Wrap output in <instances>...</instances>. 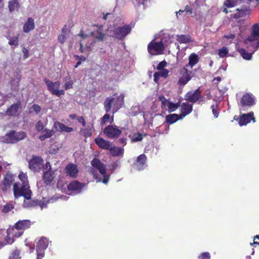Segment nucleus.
<instances>
[{"label": "nucleus", "mask_w": 259, "mask_h": 259, "mask_svg": "<svg viewBox=\"0 0 259 259\" xmlns=\"http://www.w3.org/2000/svg\"><path fill=\"white\" fill-rule=\"evenodd\" d=\"M19 178L22 183H16L13 186V191L15 197L17 198L20 196H23L27 199L31 198L32 192L29 189V186L26 174L21 172L19 175Z\"/></svg>", "instance_id": "nucleus-1"}, {"label": "nucleus", "mask_w": 259, "mask_h": 259, "mask_svg": "<svg viewBox=\"0 0 259 259\" xmlns=\"http://www.w3.org/2000/svg\"><path fill=\"white\" fill-rule=\"evenodd\" d=\"M31 225L30 221L24 220L18 221L15 225L14 228L9 229L6 233L7 237L5 238L6 244H11L14 242L13 237L17 238L23 234V230L28 229Z\"/></svg>", "instance_id": "nucleus-2"}, {"label": "nucleus", "mask_w": 259, "mask_h": 259, "mask_svg": "<svg viewBox=\"0 0 259 259\" xmlns=\"http://www.w3.org/2000/svg\"><path fill=\"white\" fill-rule=\"evenodd\" d=\"M91 165L93 168L91 169V172L97 182H102L105 184H107L110 176L109 175H106V165L97 158H94L91 161Z\"/></svg>", "instance_id": "nucleus-3"}, {"label": "nucleus", "mask_w": 259, "mask_h": 259, "mask_svg": "<svg viewBox=\"0 0 259 259\" xmlns=\"http://www.w3.org/2000/svg\"><path fill=\"white\" fill-rule=\"evenodd\" d=\"M124 95L120 94L115 97H109L107 98L104 102V108L108 113L110 111L114 114L121 108L124 104Z\"/></svg>", "instance_id": "nucleus-4"}, {"label": "nucleus", "mask_w": 259, "mask_h": 259, "mask_svg": "<svg viewBox=\"0 0 259 259\" xmlns=\"http://www.w3.org/2000/svg\"><path fill=\"white\" fill-rule=\"evenodd\" d=\"M131 25H124L122 27H118L114 30L111 27L108 28V35L110 37H115L118 39H122L124 38L132 30Z\"/></svg>", "instance_id": "nucleus-5"}, {"label": "nucleus", "mask_w": 259, "mask_h": 259, "mask_svg": "<svg viewBox=\"0 0 259 259\" xmlns=\"http://www.w3.org/2000/svg\"><path fill=\"white\" fill-rule=\"evenodd\" d=\"M244 45L253 44V51L259 48V25L255 24L252 27V32L250 36L244 41Z\"/></svg>", "instance_id": "nucleus-6"}, {"label": "nucleus", "mask_w": 259, "mask_h": 259, "mask_svg": "<svg viewBox=\"0 0 259 259\" xmlns=\"http://www.w3.org/2000/svg\"><path fill=\"white\" fill-rule=\"evenodd\" d=\"M25 137V134L23 132H16L14 131H11L3 138L2 141L7 144H12L23 140Z\"/></svg>", "instance_id": "nucleus-7"}, {"label": "nucleus", "mask_w": 259, "mask_h": 259, "mask_svg": "<svg viewBox=\"0 0 259 259\" xmlns=\"http://www.w3.org/2000/svg\"><path fill=\"white\" fill-rule=\"evenodd\" d=\"M165 49L160 40H152L148 45V52L152 55H161L164 53Z\"/></svg>", "instance_id": "nucleus-8"}, {"label": "nucleus", "mask_w": 259, "mask_h": 259, "mask_svg": "<svg viewBox=\"0 0 259 259\" xmlns=\"http://www.w3.org/2000/svg\"><path fill=\"white\" fill-rule=\"evenodd\" d=\"M107 33L108 29H105L103 25H95L91 32V35L99 41H103Z\"/></svg>", "instance_id": "nucleus-9"}, {"label": "nucleus", "mask_w": 259, "mask_h": 259, "mask_svg": "<svg viewBox=\"0 0 259 259\" xmlns=\"http://www.w3.org/2000/svg\"><path fill=\"white\" fill-rule=\"evenodd\" d=\"M49 245V240L45 237H41L36 243V250L37 259H42L45 255V251Z\"/></svg>", "instance_id": "nucleus-10"}, {"label": "nucleus", "mask_w": 259, "mask_h": 259, "mask_svg": "<svg viewBox=\"0 0 259 259\" xmlns=\"http://www.w3.org/2000/svg\"><path fill=\"white\" fill-rule=\"evenodd\" d=\"M45 82L48 87V90L53 95H56L57 97H60L65 94L64 90H59L61 84L60 81H57L53 82L48 79H45Z\"/></svg>", "instance_id": "nucleus-11"}, {"label": "nucleus", "mask_w": 259, "mask_h": 259, "mask_svg": "<svg viewBox=\"0 0 259 259\" xmlns=\"http://www.w3.org/2000/svg\"><path fill=\"white\" fill-rule=\"evenodd\" d=\"M89 39V35L82 32H80L79 34L75 36L74 40L79 44V51L80 53H84L85 49H87L88 51H89L90 47H88L87 45Z\"/></svg>", "instance_id": "nucleus-12"}, {"label": "nucleus", "mask_w": 259, "mask_h": 259, "mask_svg": "<svg viewBox=\"0 0 259 259\" xmlns=\"http://www.w3.org/2000/svg\"><path fill=\"white\" fill-rule=\"evenodd\" d=\"M24 198L26 199L24 200L23 206L24 207H30L34 205H38L40 207L41 209L46 208L48 203L50 202L52 203L54 201L53 198L48 199L43 198L42 200H41L39 201H37V203H36L34 201L32 202L31 198L29 199H27L25 197Z\"/></svg>", "instance_id": "nucleus-13"}, {"label": "nucleus", "mask_w": 259, "mask_h": 259, "mask_svg": "<svg viewBox=\"0 0 259 259\" xmlns=\"http://www.w3.org/2000/svg\"><path fill=\"white\" fill-rule=\"evenodd\" d=\"M185 99L190 102L194 103L197 101H202L203 97L201 95V92L199 89L194 91H191L187 93L185 95Z\"/></svg>", "instance_id": "nucleus-14"}, {"label": "nucleus", "mask_w": 259, "mask_h": 259, "mask_svg": "<svg viewBox=\"0 0 259 259\" xmlns=\"http://www.w3.org/2000/svg\"><path fill=\"white\" fill-rule=\"evenodd\" d=\"M44 171L43 180L47 184H50L54 179V172L52 170L50 162L46 163L45 167H43Z\"/></svg>", "instance_id": "nucleus-15"}, {"label": "nucleus", "mask_w": 259, "mask_h": 259, "mask_svg": "<svg viewBox=\"0 0 259 259\" xmlns=\"http://www.w3.org/2000/svg\"><path fill=\"white\" fill-rule=\"evenodd\" d=\"M103 133L109 138H116L119 136L121 131L117 126L111 125L106 127Z\"/></svg>", "instance_id": "nucleus-16"}, {"label": "nucleus", "mask_w": 259, "mask_h": 259, "mask_svg": "<svg viewBox=\"0 0 259 259\" xmlns=\"http://www.w3.org/2000/svg\"><path fill=\"white\" fill-rule=\"evenodd\" d=\"M146 161V156L144 154H141L137 158L136 161L134 164V169L138 171L144 169L147 166Z\"/></svg>", "instance_id": "nucleus-17"}, {"label": "nucleus", "mask_w": 259, "mask_h": 259, "mask_svg": "<svg viewBox=\"0 0 259 259\" xmlns=\"http://www.w3.org/2000/svg\"><path fill=\"white\" fill-rule=\"evenodd\" d=\"M43 160L39 157H33L29 162V168L34 171H39L42 166Z\"/></svg>", "instance_id": "nucleus-18"}, {"label": "nucleus", "mask_w": 259, "mask_h": 259, "mask_svg": "<svg viewBox=\"0 0 259 259\" xmlns=\"http://www.w3.org/2000/svg\"><path fill=\"white\" fill-rule=\"evenodd\" d=\"M245 47L250 52H247L243 48H238L237 51L239 53L241 57L246 60H250L252 58V54L256 51H253V44L245 45Z\"/></svg>", "instance_id": "nucleus-19"}, {"label": "nucleus", "mask_w": 259, "mask_h": 259, "mask_svg": "<svg viewBox=\"0 0 259 259\" xmlns=\"http://www.w3.org/2000/svg\"><path fill=\"white\" fill-rule=\"evenodd\" d=\"M255 104V98L251 94L244 95L241 100V105L242 108L251 107Z\"/></svg>", "instance_id": "nucleus-20"}, {"label": "nucleus", "mask_w": 259, "mask_h": 259, "mask_svg": "<svg viewBox=\"0 0 259 259\" xmlns=\"http://www.w3.org/2000/svg\"><path fill=\"white\" fill-rule=\"evenodd\" d=\"M253 114V112H250L247 114L241 115L238 122L240 126L246 125L247 123H249L251 120H252L253 122H255V120Z\"/></svg>", "instance_id": "nucleus-21"}, {"label": "nucleus", "mask_w": 259, "mask_h": 259, "mask_svg": "<svg viewBox=\"0 0 259 259\" xmlns=\"http://www.w3.org/2000/svg\"><path fill=\"white\" fill-rule=\"evenodd\" d=\"M84 187V185L76 181L71 182L68 186V189L72 191L74 194L80 193Z\"/></svg>", "instance_id": "nucleus-22"}, {"label": "nucleus", "mask_w": 259, "mask_h": 259, "mask_svg": "<svg viewBox=\"0 0 259 259\" xmlns=\"http://www.w3.org/2000/svg\"><path fill=\"white\" fill-rule=\"evenodd\" d=\"M159 100L161 101L162 104L165 107H167L169 112H172L176 110L179 107V104H175L172 102H169L163 96H160Z\"/></svg>", "instance_id": "nucleus-23"}, {"label": "nucleus", "mask_w": 259, "mask_h": 259, "mask_svg": "<svg viewBox=\"0 0 259 259\" xmlns=\"http://www.w3.org/2000/svg\"><path fill=\"white\" fill-rule=\"evenodd\" d=\"M192 109L193 106L192 104L188 103H183L181 106L180 119H183L186 115L189 114L192 112Z\"/></svg>", "instance_id": "nucleus-24"}, {"label": "nucleus", "mask_w": 259, "mask_h": 259, "mask_svg": "<svg viewBox=\"0 0 259 259\" xmlns=\"http://www.w3.org/2000/svg\"><path fill=\"white\" fill-rule=\"evenodd\" d=\"M13 181V176L10 173H7L5 175V178L3 181V186L2 187L3 191H6L10 187Z\"/></svg>", "instance_id": "nucleus-25"}, {"label": "nucleus", "mask_w": 259, "mask_h": 259, "mask_svg": "<svg viewBox=\"0 0 259 259\" xmlns=\"http://www.w3.org/2000/svg\"><path fill=\"white\" fill-rule=\"evenodd\" d=\"M54 127L57 131L60 132L69 133L73 131V128L72 127H68L63 123L58 121H56L54 122Z\"/></svg>", "instance_id": "nucleus-26"}, {"label": "nucleus", "mask_w": 259, "mask_h": 259, "mask_svg": "<svg viewBox=\"0 0 259 259\" xmlns=\"http://www.w3.org/2000/svg\"><path fill=\"white\" fill-rule=\"evenodd\" d=\"M252 1V0H227L224 3V5L228 8H232L242 3L248 5L249 2Z\"/></svg>", "instance_id": "nucleus-27"}, {"label": "nucleus", "mask_w": 259, "mask_h": 259, "mask_svg": "<svg viewBox=\"0 0 259 259\" xmlns=\"http://www.w3.org/2000/svg\"><path fill=\"white\" fill-rule=\"evenodd\" d=\"M65 170L67 175L71 177L75 178L77 176L78 169L77 166L73 163L68 164L66 167Z\"/></svg>", "instance_id": "nucleus-28"}, {"label": "nucleus", "mask_w": 259, "mask_h": 259, "mask_svg": "<svg viewBox=\"0 0 259 259\" xmlns=\"http://www.w3.org/2000/svg\"><path fill=\"white\" fill-rule=\"evenodd\" d=\"M182 71L185 73V75L181 77L179 80L178 84L180 85H185L191 79L190 75L191 73V71L189 72L188 70L185 68L183 69Z\"/></svg>", "instance_id": "nucleus-29"}, {"label": "nucleus", "mask_w": 259, "mask_h": 259, "mask_svg": "<svg viewBox=\"0 0 259 259\" xmlns=\"http://www.w3.org/2000/svg\"><path fill=\"white\" fill-rule=\"evenodd\" d=\"M175 38L173 36L168 34H164L162 37L160 39L161 42L164 48L165 49L174 40Z\"/></svg>", "instance_id": "nucleus-30"}, {"label": "nucleus", "mask_w": 259, "mask_h": 259, "mask_svg": "<svg viewBox=\"0 0 259 259\" xmlns=\"http://www.w3.org/2000/svg\"><path fill=\"white\" fill-rule=\"evenodd\" d=\"M96 144L103 149H109L111 147L110 142L104 140L102 138H97L95 140Z\"/></svg>", "instance_id": "nucleus-31"}, {"label": "nucleus", "mask_w": 259, "mask_h": 259, "mask_svg": "<svg viewBox=\"0 0 259 259\" xmlns=\"http://www.w3.org/2000/svg\"><path fill=\"white\" fill-rule=\"evenodd\" d=\"M248 6H245V7L237 9V12L234 14L233 17L235 19H237L248 15L249 13V10L248 9Z\"/></svg>", "instance_id": "nucleus-32"}, {"label": "nucleus", "mask_w": 259, "mask_h": 259, "mask_svg": "<svg viewBox=\"0 0 259 259\" xmlns=\"http://www.w3.org/2000/svg\"><path fill=\"white\" fill-rule=\"evenodd\" d=\"M34 27V20L32 18H29L24 24L23 30L25 33H28L32 30Z\"/></svg>", "instance_id": "nucleus-33"}, {"label": "nucleus", "mask_w": 259, "mask_h": 259, "mask_svg": "<svg viewBox=\"0 0 259 259\" xmlns=\"http://www.w3.org/2000/svg\"><path fill=\"white\" fill-rule=\"evenodd\" d=\"M19 104H14L12 105L6 111V113L8 115L16 116L19 113Z\"/></svg>", "instance_id": "nucleus-34"}, {"label": "nucleus", "mask_w": 259, "mask_h": 259, "mask_svg": "<svg viewBox=\"0 0 259 259\" xmlns=\"http://www.w3.org/2000/svg\"><path fill=\"white\" fill-rule=\"evenodd\" d=\"M180 115L177 114H170L165 116V122L171 124L180 119Z\"/></svg>", "instance_id": "nucleus-35"}, {"label": "nucleus", "mask_w": 259, "mask_h": 259, "mask_svg": "<svg viewBox=\"0 0 259 259\" xmlns=\"http://www.w3.org/2000/svg\"><path fill=\"white\" fill-rule=\"evenodd\" d=\"M54 134V131L51 130L45 129L41 133L39 139L41 141H44L46 139L51 137Z\"/></svg>", "instance_id": "nucleus-36"}, {"label": "nucleus", "mask_w": 259, "mask_h": 259, "mask_svg": "<svg viewBox=\"0 0 259 259\" xmlns=\"http://www.w3.org/2000/svg\"><path fill=\"white\" fill-rule=\"evenodd\" d=\"M199 61V57L195 53L191 54L189 57L188 66L192 68Z\"/></svg>", "instance_id": "nucleus-37"}, {"label": "nucleus", "mask_w": 259, "mask_h": 259, "mask_svg": "<svg viewBox=\"0 0 259 259\" xmlns=\"http://www.w3.org/2000/svg\"><path fill=\"white\" fill-rule=\"evenodd\" d=\"M9 11L13 12L15 11H18L20 4L18 0H10L8 5Z\"/></svg>", "instance_id": "nucleus-38"}, {"label": "nucleus", "mask_w": 259, "mask_h": 259, "mask_svg": "<svg viewBox=\"0 0 259 259\" xmlns=\"http://www.w3.org/2000/svg\"><path fill=\"white\" fill-rule=\"evenodd\" d=\"M19 34L16 36H11L8 35L7 36V38L8 39V44L11 46L17 47L19 45Z\"/></svg>", "instance_id": "nucleus-39"}, {"label": "nucleus", "mask_w": 259, "mask_h": 259, "mask_svg": "<svg viewBox=\"0 0 259 259\" xmlns=\"http://www.w3.org/2000/svg\"><path fill=\"white\" fill-rule=\"evenodd\" d=\"M112 155L113 156H122L123 154V149L120 147H110L109 149Z\"/></svg>", "instance_id": "nucleus-40"}, {"label": "nucleus", "mask_w": 259, "mask_h": 259, "mask_svg": "<svg viewBox=\"0 0 259 259\" xmlns=\"http://www.w3.org/2000/svg\"><path fill=\"white\" fill-rule=\"evenodd\" d=\"M113 122V117L112 116L110 117V115L108 114H105L101 119H100V124L102 126L106 123H112Z\"/></svg>", "instance_id": "nucleus-41"}, {"label": "nucleus", "mask_w": 259, "mask_h": 259, "mask_svg": "<svg viewBox=\"0 0 259 259\" xmlns=\"http://www.w3.org/2000/svg\"><path fill=\"white\" fill-rule=\"evenodd\" d=\"M93 130L94 127L93 126L88 125L85 128H81L80 132L84 137H90L92 135Z\"/></svg>", "instance_id": "nucleus-42"}, {"label": "nucleus", "mask_w": 259, "mask_h": 259, "mask_svg": "<svg viewBox=\"0 0 259 259\" xmlns=\"http://www.w3.org/2000/svg\"><path fill=\"white\" fill-rule=\"evenodd\" d=\"M177 39L180 43L187 44L191 41V37L189 35H177Z\"/></svg>", "instance_id": "nucleus-43"}, {"label": "nucleus", "mask_w": 259, "mask_h": 259, "mask_svg": "<svg viewBox=\"0 0 259 259\" xmlns=\"http://www.w3.org/2000/svg\"><path fill=\"white\" fill-rule=\"evenodd\" d=\"M150 0H133V3L134 5L138 7L142 5L143 8H145L148 5Z\"/></svg>", "instance_id": "nucleus-44"}, {"label": "nucleus", "mask_w": 259, "mask_h": 259, "mask_svg": "<svg viewBox=\"0 0 259 259\" xmlns=\"http://www.w3.org/2000/svg\"><path fill=\"white\" fill-rule=\"evenodd\" d=\"M64 81L66 82L64 85V88L65 90L72 88L73 82L72 80L70 79V77H65L64 78Z\"/></svg>", "instance_id": "nucleus-45"}, {"label": "nucleus", "mask_w": 259, "mask_h": 259, "mask_svg": "<svg viewBox=\"0 0 259 259\" xmlns=\"http://www.w3.org/2000/svg\"><path fill=\"white\" fill-rule=\"evenodd\" d=\"M132 142H137L141 141L143 139V135L139 133L134 134L131 138Z\"/></svg>", "instance_id": "nucleus-46"}, {"label": "nucleus", "mask_w": 259, "mask_h": 259, "mask_svg": "<svg viewBox=\"0 0 259 259\" xmlns=\"http://www.w3.org/2000/svg\"><path fill=\"white\" fill-rule=\"evenodd\" d=\"M20 81V79L18 78H16L11 80V84L12 85V89L14 91H16L19 87V83Z\"/></svg>", "instance_id": "nucleus-47"}, {"label": "nucleus", "mask_w": 259, "mask_h": 259, "mask_svg": "<svg viewBox=\"0 0 259 259\" xmlns=\"http://www.w3.org/2000/svg\"><path fill=\"white\" fill-rule=\"evenodd\" d=\"M219 102H217L215 105H212L211 108L212 109V114L215 118H217L219 116V112L218 111V108L219 107Z\"/></svg>", "instance_id": "nucleus-48"}, {"label": "nucleus", "mask_w": 259, "mask_h": 259, "mask_svg": "<svg viewBox=\"0 0 259 259\" xmlns=\"http://www.w3.org/2000/svg\"><path fill=\"white\" fill-rule=\"evenodd\" d=\"M228 53V49L227 48L224 47L219 50V55L221 58L225 57Z\"/></svg>", "instance_id": "nucleus-49"}, {"label": "nucleus", "mask_w": 259, "mask_h": 259, "mask_svg": "<svg viewBox=\"0 0 259 259\" xmlns=\"http://www.w3.org/2000/svg\"><path fill=\"white\" fill-rule=\"evenodd\" d=\"M20 251L16 249L10 255L9 259H20Z\"/></svg>", "instance_id": "nucleus-50"}, {"label": "nucleus", "mask_w": 259, "mask_h": 259, "mask_svg": "<svg viewBox=\"0 0 259 259\" xmlns=\"http://www.w3.org/2000/svg\"><path fill=\"white\" fill-rule=\"evenodd\" d=\"M65 33V32L63 28L62 31V33L58 36V40L61 44H63L65 41L66 37L64 34Z\"/></svg>", "instance_id": "nucleus-51"}, {"label": "nucleus", "mask_w": 259, "mask_h": 259, "mask_svg": "<svg viewBox=\"0 0 259 259\" xmlns=\"http://www.w3.org/2000/svg\"><path fill=\"white\" fill-rule=\"evenodd\" d=\"M198 257L199 259H210V255L209 252H205L201 253Z\"/></svg>", "instance_id": "nucleus-52"}, {"label": "nucleus", "mask_w": 259, "mask_h": 259, "mask_svg": "<svg viewBox=\"0 0 259 259\" xmlns=\"http://www.w3.org/2000/svg\"><path fill=\"white\" fill-rule=\"evenodd\" d=\"M13 208V206L11 204H8L4 206L3 208V211L4 212H8L12 210Z\"/></svg>", "instance_id": "nucleus-53"}, {"label": "nucleus", "mask_w": 259, "mask_h": 259, "mask_svg": "<svg viewBox=\"0 0 259 259\" xmlns=\"http://www.w3.org/2000/svg\"><path fill=\"white\" fill-rule=\"evenodd\" d=\"M35 127H36V130L38 132H40L43 130V128L44 127V124L42 123V122L40 120H39L36 123Z\"/></svg>", "instance_id": "nucleus-54"}, {"label": "nucleus", "mask_w": 259, "mask_h": 259, "mask_svg": "<svg viewBox=\"0 0 259 259\" xmlns=\"http://www.w3.org/2000/svg\"><path fill=\"white\" fill-rule=\"evenodd\" d=\"M169 73V71L167 69H163L160 70L158 73L160 76H162L164 78L168 76Z\"/></svg>", "instance_id": "nucleus-55"}, {"label": "nucleus", "mask_w": 259, "mask_h": 259, "mask_svg": "<svg viewBox=\"0 0 259 259\" xmlns=\"http://www.w3.org/2000/svg\"><path fill=\"white\" fill-rule=\"evenodd\" d=\"M166 63L165 61H162L160 62L157 65V69L159 70L164 69V68L166 66Z\"/></svg>", "instance_id": "nucleus-56"}, {"label": "nucleus", "mask_w": 259, "mask_h": 259, "mask_svg": "<svg viewBox=\"0 0 259 259\" xmlns=\"http://www.w3.org/2000/svg\"><path fill=\"white\" fill-rule=\"evenodd\" d=\"M32 109L36 114H38L40 111L41 107L38 105L34 104L32 107Z\"/></svg>", "instance_id": "nucleus-57"}, {"label": "nucleus", "mask_w": 259, "mask_h": 259, "mask_svg": "<svg viewBox=\"0 0 259 259\" xmlns=\"http://www.w3.org/2000/svg\"><path fill=\"white\" fill-rule=\"evenodd\" d=\"M114 18V15L112 13H107L105 15H104L103 19L104 20L112 19Z\"/></svg>", "instance_id": "nucleus-58"}, {"label": "nucleus", "mask_w": 259, "mask_h": 259, "mask_svg": "<svg viewBox=\"0 0 259 259\" xmlns=\"http://www.w3.org/2000/svg\"><path fill=\"white\" fill-rule=\"evenodd\" d=\"M118 163L117 161L112 162L110 164V167L112 171H114V170H115L118 167Z\"/></svg>", "instance_id": "nucleus-59"}, {"label": "nucleus", "mask_w": 259, "mask_h": 259, "mask_svg": "<svg viewBox=\"0 0 259 259\" xmlns=\"http://www.w3.org/2000/svg\"><path fill=\"white\" fill-rule=\"evenodd\" d=\"M22 52L23 53V57L24 59H26L28 57V51L25 48H22Z\"/></svg>", "instance_id": "nucleus-60"}, {"label": "nucleus", "mask_w": 259, "mask_h": 259, "mask_svg": "<svg viewBox=\"0 0 259 259\" xmlns=\"http://www.w3.org/2000/svg\"><path fill=\"white\" fill-rule=\"evenodd\" d=\"M77 120L80 123H81L83 126H85V122L82 116L77 117Z\"/></svg>", "instance_id": "nucleus-61"}, {"label": "nucleus", "mask_w": 259, "mask_h": 259, "mask_svg": "<svg viewBox=\"0 0 259 259\" xmlns=\"http://www.w3.org/2000/svg\"><path fill=\"white\" fill-rule=\"evenodd\" d=\"M235 35L234 34H228V35H225L224 36V38H228V39H230L232 40H233L235 38Z\"/></svg>", "instance_id": "nucleus-62"}, {"label": "nucleus", "mask_w": 259, "mask_h": 259, "mask_svg": "<svg viewBox=\"0 0 259 259\" xmlns=\"http://www.w3.org/2000/svg\"><path fill=\"white\" fill-rule=\"evenodd\" d=\"M75 57L78 61H80L81 63L86 60V57L83 56H76Z\"/></svg>", "instance_id": "nucleus-63"}, {"label": "nucleus", "mask_w": 259, "mask_h": 259, "mask_svg": "<svg viewBox=\"0 0 259 259\" xmlns=\"http://www.w3.org/2000/svg\"><path fill=\"white\" fill-rule=\"evenodd\" d=\"M258 239L259 240V235H256L254 237V241L253 243H250V244L251 246H252L253 244H257L259 245V242L255 241V240Z\"/></svg>", "instance_id": "nucleus-64"}]
</instances>
